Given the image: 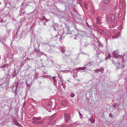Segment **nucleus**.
<instances>
[{"mask_svg":"<svg viewBox=\"0 0 127 127\" xmlns=\"http://www.w3.org/2000/svg\"><path fill=\"white\" fill-rule=\"evenodd\" d=\"M115 14H110L106 17V21L109 23H110L114 21L115 19Z\"/></svg>","mask_w":127,"mask_h":127,"instance_id":"1","label":"nucleus"},{"mask_svg":"<svg viewBox=\"0 0 127 127\" xmlns=\"http://www.w3.org/2000/svg\"><path fill=\"white\" fill-rule=\"evenodd\" d=\"M117 50L114 51L113 52V57L115 58H120L121 57V56L120 55H118V53H117Z\"/></svg>","mask_w":127,"mask_h":127,"instance_id":"2","label":"nucleus"},{"mask_svg":"<svg viewBox=\"0 0 127 127\" xmlns=\"http://www.w3.org/2000/svg\"><path fill=\"white\" fill-rule=\"evenodd\" d=\"M65 120L66 122H67L70 120V115L68 114H65L64 115Z\"/></svg>","mask_w":127,"mask_h":127,"instance_id":"3","label":"nucleus"},{"mask_svg":"<svg viewBox=\"0 0 127 127\" xmlns=\"http://www.w3.org/2000/svg\"><path fill=\"white\" fill-rule=\"evenodd\" d=\"M42 121H34L32 122V123L34 124H41L42 123Z\"/></svg>","mask_w":127,"mask_h":127,"instance_id":"4","label":"nucleus"},{"mask_svg":"<svg viewBox=\"0 0 127 127\" xmlns=\"http://www.w3.org/2000/svg\"><path fill=\"white\" fill-rule=\"evenodd\" d=\"M33 120L35 121H38L40 120L41 119V118L40 117H34L33 118Z\"/></svg>","mask_w":127,"mask_h":127,"instance_id":"5","label":"nucleus"},{"mask_svg":"<svg viewBox=\"0 0 127 127\" xmlns=\"http://www.w3.org/2000/svg\"><path fill=\"white\" fill-rule=\"evenodd\" d=\"M62 104L64 106H66V105L67 103V102L65 100H64L62 101Z\"/></svg>","mask_w":127,"mask_h":127,"instance_id":"6","label":"nucleus"},{"mask_svg":"<svg viewBox=\"0 0 127 127\" xmlns=\"http://www.w3.org/2000/svg\"><path fill=\"white\" fill-rule=\"evenodd\" d=\"M103 1L105 3H108L110 2L109 0H103Z\"/></svg>","mask_w":127,"mask_h":127,"instance_id":"7","label":"nucleus"},{"mask_svg":"<svg viewBox=\"0 0 127 127\" xmlns=\"http://www.w3.org/2000/svg\"><path fill=\"white\" fill-rule=\"evenodd\" d=\"M119 34H116L115 35V36H113V38H116L119 36Z\"/></svg>","mask_w":127,"mask_h":127,"instance_id":"8","label":"nucleus"},{"mask_svg":"<svg viewBox=\"0 0 127 127\" xmlns=\"http://www.w3.org/2000/svg\"><path fill=\"white\" fill-rule=\"evenodd\" d=\"M98 31L100 33H102L104 31L102 29H99L98 30Z\"/></svg>","mask_w":127,"mask_h":127,"instance_id":"9","label":"nucleus"},{"mask_svg":"<svg viewBox=\"0 0 127 127\" xmlns=\"http://www.w3.org/2000/svg\"><path fill=\"white\" fill-rule=\"evenodd\" d=\"M91 123H93L95 122V120L93 119H92L91 120Z\"/></svg>","mask_w":127,"mask_h":127,"instance_id":"10","label":"nucleus"},{"mask_svg":"<svg viewBox=\"0 0 127 127\" xmlns=\"http://www.w3.org/2000/svg\"><path fill=\"white\" fill-rule=\"evenodd\" d=\"M96 22L97 24H99L100 23V21L99 19H97Z\"/></svg>","mask_w":127,"mask_h":127,"instance_id":"11","label":"nucleus"},{"mask_svg":"<svg viewBox=\"0 0 127 127\" xmlns=\"http://www.w3.org/2000/svg\"><path fill=\"white\" fill-rule=\"evenodd\" d=\"M107 57L109 58H110L111 57V56L110 54L109 53L108 54Z\"/></svg>","mask_w":127,"mask_h":127,"instance_id":"12","label":"nucleus"},{"mask_svg":"<svg viewBox=\"0 0 127 127\" xmlns=\"http://www.w3.org/2000/svg\"><path fill=\"white\" fill-rule=\"evenodd\" d=\"M70 96L71 97H73L74 96V94H72Z\"/></svg>","mask_w":127,"mask_h":127,"instance_id":"13","label":"nucleus"},{"mask_svg":"<svg viewBox=\"0 0 127 127\" xmlns=\"http://www.w3.org/2000/svg\"><path fill=\"white\" fill-rule=\"evenodd\" d=\"M65 50L63 49L62 50V53H64V52Z\"/></svg>","mask_w":127,"mask_h":127,"instance_id":"14","label":"nucleus"},{"mask_svg":"<svg viewBox=\"0 0 127 127\" xmlns=\"http://www.w3.org/2000/svg\"><path fill=\"white\" fill-rule=\"evenodd\" d=\"M109 116H110L111 117H112V115H111V114H109Z\"/></svg>","mask_w":127,"mask_h":127,"instance_id":"15","label":"nucleus"},{"mask_svg":"<svg viewBox=\"0 0 127 127\" xmlns=\"http://www.w3.org/2000/svg\"><path fill=\"white\" fill-rule=\"evenodd\" d=\"M85 68H85V67L83 68H82L81 69V70H84V69H85Z\"/></svg>","mask_w":127,"mask_h":127,"instance_id":"16","label":"nucleus"},{"mask_svg":"<svg viewBox=\"0 0 127 127\" xmlns=\"http://www.w3.org/2000/svg\"><path fill=\"white\" fill-rule=\"evenodd\" d=\"M108 58V57H106V58H105V59L106 60L107 59H108V58Z\"/></svg>","mask_w":127,"mask_h":127,"instance_id":"17","label":"nucleus"},{"mask_svg":"<svg viewBox=\"0 0 127 127\" xmlns=\"http://www.w3.org/2000/svg\"><path fill=\"white\" fill-rule=\"evenodd\" d=\"M79 114L80 115V113H79Z\"/></svg>","mask_w":127,"mask_h":127,"instance_id":"18","label":"nucleus"}]
</instances>
